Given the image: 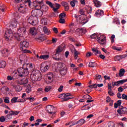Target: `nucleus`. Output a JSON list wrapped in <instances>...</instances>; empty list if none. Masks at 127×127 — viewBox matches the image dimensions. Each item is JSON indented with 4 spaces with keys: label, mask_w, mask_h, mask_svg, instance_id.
Here are the masks:
<instances>
[{
    "label": "nucleus",
    "mask_w": 127,
    "mask_h": 127,
    "mask_svg": "<svg viewBox=\"0 0 127 127\" xmlns=\"http://www.w3.org/2000/svg\"><path fill=\"white\" fill-rule=\"evenodd\" d=\"M30 79L34 82L41 81V79H42V74L40 71L37 69L34 70L31 72Z\"/></svg>",
    "instance_id": "obj_1"
},
{
    "label": "nucleus",
    "mask_w": 127,
    "mask_h": 127,
    "mask_svg": "<svg viewBox=\"0 0 127 127\" xmlns=\"http://www.w3.org/2000/svg\"><path fill=\"white\" fill-rule=\"evenodd\" d=\"M63 46L64 47H65V44H63L59 46L58 48L56 49V53L55 55L53 56V58L56 60V61H62L63 60V59L61 58H57V56H59V53H61V52H62L63 51Z\"/></svg>",
    "instance_id": "obj_2"
},
{
    "label": "nucleus",
    "mask_w": 127,
    "mask_h": 127,
    "mask_svg": "<svg viewBox=\"0 0 127 127\" xmlns=\"http://www.w3.org/2000/svg\"><path fill=\"white\" fill-rule=\"evenodd\" d=\"M25 31H26V29L25 27H20L18 29V33H15L14 35L15 38L18 41H20L21 40V38L22 36H23V34H25Z\"/></svg>",
    "instance_id": "obj_3"
},
{
    "label": "nucleus",
    "mask_w": 127,
    "mask_h": 127,
    "mask_svg": "<svg viewBox=\"0 0 127 127\" xmlns=\"http://www.w3.org/2000/svg\"><path fill=\"white\" fill-rule=\"evenodd\" d=\"M25 64H23L22 67L18 68L17 72L19 77H25L29 74V70L25 67Z\"/></svg>",
    "instance_id": "obj_4"
},
{
    "label": "nucleus",
    "mask_w": 127,
    "mask_h": 127,
    "mask_svg": "<svg viewBox=\"0 0 127 127\" xmlns=\"http://www.w3.org/2000/svg\"><path fill=\"white\" fill-rule=\"evenodd\" d=\"M117 113L121 116V115H127V108L121 106L119 107V109L117 110Z\"/></svg>",
    "instance_id": "obj_5"
},
{
    "label": "nucleus",
    "mask_w": 127,
    "mask_h": 127,
    "mask_svg": "<svg viewBox=\"0 0 127 127\" xmlns=\"http://www.w3.org/2000/svg\"><path fill=\"white\" fill-rule=\"evenodd\" d=\"M60 72L62 76H64L65 74H67V67H66L65 64H61Z\"/></svg>",
    "instance_id": "obj_6"
},
{
    "label": "nucleus",
    "mask_w": 127,
    "mask_h": 127,
    "mask_svg": "<svg viewBox=\"0 0 127 127\" xmlns=\"http://www.w3.org/2000/svg\"><path fill=\"white\" fill-rule=\"evenodd\" d=\"M29 46V43L27 41H21L20 43V47L22 50L23 49H26Z\"/></svg>",
    "instance_id": "obj_7"
},
{
    "label": "nucleus",
    "mask_w": 127,
    "mask_h": 127,
    "mask_svg": "<svg viewBox=\"0 0 127 127\" xmlns=\"http://www.w3.org/2000/svg\"><path fill=\"white\" fill-rule=\"evenodd\" d=\"M47 112L51 115H55V108L51 105L49 106L47 109Z\"/></svg>",
    "instance_id": "obj_8"
},
{
    "label": "nucleus",
    "mask_w": 127,
    "mask_h": 127,
    "mask_svg": "<svg viewBox=\"0 0 127 127\" xmlns=\"http://www.w3.org/2000/svg\"><path fill=\"white\" fill-rule=\"evenodd\" d=\"M16 83L18 85H25L28 83V79L27 78H23L20 80H17Z\"/></svg>",
    "instance_id": "obj_9"
},
{
    "label": "nucleus",
    "mask_w": 127,
    "mask_h": 127,
    "mask_svg": "<svg viewBox=\"0 0 127 127\" xmlns=\"http://www.w3.org/2000/svg\"><path fill=\"white\" fill-rule=\"evenodd\" d=\"M49 65L47 64L44 65V64H42L40 67L41 71L44 73H45V72H47V71H48V70H49Z\"/></svg>",
    "instance_id": "obj_10"
},
{
    "label": "nucleus",
    "mask_w": 127,
    "mask_h": 127,
    "mask_svg": "<svg viewBox=\"0 0 127 127\" xmlns=\"http://www.w3.org/2000/svg\"><path fill=\"white\" fill-rule=\"evenodd\" d=\"M86 10L87 13L86 14V16H87L88 18H91V17H92V10H93L92 7H87V8H86Z\"/></svg>",
    "instance_id": "obj_11"
},
{
    "label": "nucleus",
    "mask_w": 127,
    "mask_h": 127,
    "mask_svg": "<svg viewBox=\"0 0 127 127\" xmlns=\"http://www.w3.org/2000/svg\"><path fill=\"white\" fill-rule=\"evenodd\" d=\"M75 32L77 35H80V33H82L83 34H85L86 32H87V30L86 29L83 28H78L75 31Z\"/></svg>",
    "instance_id": "obj_12"
},
{
    "label": "nucleus",
    "mask_w": 127,
    "mask_h": 127,
    "mask_svg": "<svg viewBox=\"0 0 127 127\" xmlns=\"http://www.w3.org/2000/svg\"><path fill=\"white\" fill-rule=\"evenodd\" d=\"M33 17L30 16L27 19V21L28 23H30V24H31L33 26L36 25V24L35 23V20L33 19Z\"/></svg>",
    "instance_id": "obj_13"
},
{
    "label": "nucleus",
    "mask_w": 127,
    "mask_h": 127,
    "mask_svg": "<svg viewBox=\"0 0 127 127\" xmlns=\"http://www.w3.org/2000/svg\"><path fill=\"white\" fill-rule=\"evenodd\" d=\"M49 7L48 6H46V5H42V6L40 5L39 6L38 9H41V11H42V12H46L47 10H48Z\"/></svg>",
    "instance_id": "obj_14"
},
{
    "label": "nucleus",
    "mask_w": 127,
    "mask_h": 127,
    "mask_svg": "<svg viewBox=\"0 0 127 127\" xmlns=\"http://www.w3.org/2000/svg\"><path fill=\"white\" fill-rule=\"evenodd\" d=\"M30 33L31 34V35H36L37 34V30H36V28L33 27L30 28Z\"/></svg>",
    "instance_id": "obj_15"
},
{
    "label": "nucleus",
    "mask_w": 127,
    "mask_h": 127,
    "mask_svg": "<svg viewBox=\"0 0 127 127\" xmlns=\"http://www.w3.org/2000/svg\"><path fill=\"white\" fill-rule=\"evenodd\" d=\"M95 15L97 16V17H100L102 16V15H104V11L100 9L97 10L95 12Z\"/></svg>",
    "instance_id": "obj_16"
},
{
    "label": "nucleus",
    "mask_w": 127,
    "mask_h": 127,
    "mask_svg": "<svg viewBox=\"0 0 127 127\" xmlns=\"http://www.w3.org/2000/svg\"><path fill=\"white\" fill-rule=\"evenodd\" d=\"M36 2L37 3V5L33 4V6L34 7H37L39 5H42V4H43V0H36Z\"/></svg>",
    "instance_id": "obj_17"
},
{
    "label": "nucleus",
    "mask_w": 127,
    "mask_h": 127,
    "mask_svg": "<svg viewBox=\"0 0 127 127\" xmlns=\"http://www.w3.org/2000/svg\"><path fill=\"white\" fill-rule=\"evenodd\" d=\"M24 65H26L25 68L26 69H27V70H28L29 71V69L30 70H32V69H33V65L31 64H25Z\"/></svg>",
    "instance_id": "obj_18"
},
{
    "label": "nucleus",
    "mask_w": 127,
    "mask_h": 127,
    "mask_svg": "<svg viewBox=\"0 0 127 127\" xmlns=\"http://www.w3.org/2000/svg\"><path fill=\"white\" fill-rule=\"evenodd\" d=\"M64 96H65L66 97H69L70 96H71V93H63L60 94V95H59V98H60V99H64Z\"/></svg>",
    "instance_id": "obj_19"
},
{
    "label": "nucleus",
    "mask_w": 127,
    "mask_h": 127,
    "mask_svg": "<svg viewBox=\"0 0 127 127\" xmlns=\"http://www.w3.org/2000/svg\"><path fill=\"white\" fill-rule=\"evenodd\" d=\"M43 32L45 34H47V35H49V34H50L51 32L50 30H48V28H47L46 26H44L43 28Z\"/></svg>",
    "instance_id": "obj_20"
},
{
    "label": "nucleus",
    "mask_w": 127,
    "mask_h": 127,
    "mask_svg": "<svg viewBox=\"0 0 127 127\" xmlns=\"http://www.w3.org/2000/svg\"><path fill=\"white\" fill-rule=\"evenodd\" d=\"M125 73H126V70L124 68H121L119 70V76L123 77L125 75Z\"/></svg>",
    "instance_id": "obj_21"
},
{
    "label": "nucleus",
    "mask_w": 127,
    "mask_h": 127,
    "mask_svg": "<svg viewBox=\"0 0 127 127\" xmlns=\"http://www.w3.org/2000/svg\"><path fill=\"white\" fill-rule=\"evenodd\" d=\"M78 124H79V126H82V125L85 124V120L80 119L79 121L75 123V125H78Z\"/></svg>",
    "instance_id": "obj_22"
},
{
    "label": "nucleus",
    "mask_w": 127,
    "mask_h": 127,
    "mask_svg": "<svg viewBox=\"0 0 127 127\" xmlns=\"http://www.w3.org/2000/svg\"><path fill=\"white\" fill-rule=\"evenodd\" d=\"M73 96H71V94H70V96H64V97L63 102H66L67 101H68V100H70V99H73Z\"/></svg>",
    "instance_id": "obj_23"
},
{
    "label": "nucleus",
    "mask_w": 127,
    "mask_h": 127,
    "mask_svg": "<svg viewBox=\"0 0 127 127\" xmlns=\"http://www.w3.org/2000/svg\"><path fill=\"white\" fill-rule=\"evenodd\" d=\"M94 4L96 6V7H100L102 5V3L98 0H94Z\"/></svg>",
    "instance_id": "obj_24"
},
{
    "label": "nucleus",
    "mask_w": 127,
    "mask_h": 127,
    "mask_svg": "<svg viewBox=\"0 0 127 127\" xmlns=\"http://www.w3.org/2000/svg\"><path fill=\"white\" fill-rule=\"evenodd\" d=\"M6 65V63L5 61H0V68H4Z\"/></svg>",
    "instance_id": "obj_25"
},
{
    "label": "nucleus",
    "mask_w": 127,
    "mask_h": 127,
    "mask_svg": "<svg viewBox=\"0 0 127 127\" xmlns=\"http://www.w3.org/2000/svg\"><path fill=\"white\" fill-rule=\"evenodd\" d=\"M31 14L33 17H37V10H33Z\"/></svg>",
    "instance_id": "obj_26"
},
{
    "label": "nucleus",
    "mask_w": 127,
    "mask_h": 127,
    "mask_svg": "<svg viewBox=\"0 0 127 127\" xmlns=\"http://www.w3.org/2000/svg\"><path fill=\"white\" fill-rule=\"evenodd\" d=\"M49 58V55H41L40 56V59H43V60H47Z\"/></svg>",
    "instance_id": "obj_27"
},
{
    "label": "nucleus",
    "mask_w": 127,
    "mask_h": 127,
    "mask_svg": "<svg viewBox=\"0 0 127 127\" xmlns=\"http://www.w3.org/2000/svg\"><path fill=\"white\" fill-rule=\"evenodd\" d=\"M17 25V22L16 21H13L11 24L10 25V27H12L13 28H15Z\"/></svg>",
    "instance_id": "obj_28"
},
{
    "label": "nucleus",
    "mask_w": 127,
    "mask_h": 127,
    "mask_svg": "<svg viewBox=\"0 0 127 127\" xmlns=\"http://www.w3.org/2000/svg\"><path fill=\"white\" fill-rule=\"evenodd\" d=\"M92 50L93 51V52H94V54L95 55H97V54H101V51L97 50V49L93 48L92 49Z\"/></svg>",
    "instance_id": "obj_29"
},
{
    "label": "nucleus",
    "mask_w": 127,
    "mask_h": 127,
    "mask_svg": "<svg viewBox=\"0 0 127 127\" xmlns=\"http://www.w3.org/2000/svg\"><path fill=\"white\" fill-rule=\"evenodd\" d=\"M107 41V40L106 39V37L103 38L102 40L99 41L98 42L100 43V44H101L102 45H104V44H106V42Z\"/></svg>",
    "instance_id": "obj_30"
},
{
    "label": "nucleus",
    "mask_w": 127,
    "mask_h": 127,
    "mask_svg": "<svg viewBox=\"0 0 127 127\" xmlns=\"http://www.w3.org/2000/svg\"><path fill=\"white\" fill-rule=\"evenodd\" d=\"M18 10L21 13H25L26 11V8H18Z\"/></svg>",
    "instance_id": "obj_31"
},
{
    "label": "nucleus",
    "mask_w": 127,
    "mask_h": 127,
    "mask_svg": "<svg viewBox=\"0 0 127 127\" xmlns=\"http://www.w3.org/2000/svg\"><path fill=\"white\" fill-rule=\"evenodd\" d=\"M43 13L42 11L41 10H39L38 8L37 9V17H40V16H42Z\"/></svg>",
    "instance_id": "obj_32"
},
{
    "label": "nucleus",
    "mask_w": 127,
    "mask_h": 127,
    "mask_svg": "<svg viewBox=\"0 0 127 127\" xmlns=\"http://www.w3.org/2000/svg\"><path fill=\"white\" fill-rule=\"evenodd\" d=\"M9 114H11L12 116L15 115L17 116L18 114H19V111H10Z\"/></svg>",
    "instance_id": "obj_33"
},
{
    "label": "nucleus",
    "mask_w": 127,
    "mask_h": 127,
    "mask_svg": "<svg viewBox=\"0 0 127 127\" xmlns=\"http://www.w3.org/2000/svg\"><path fill=\"white\" fill-rule=\"evenodd\" d=\"M12 36V35H10V34H9L8 33L5 32L4 37L7 40H8L9 39V37H11Z\"/></svg>",
    "instance_id": "obj_34"
},
{
    "label": "nucleus",
    "mask_w": 127,
    "mask_h": 127,
    "mask_svg": "<svg viewBox=\"0 0 127 127\" xmlns=\"http://www.w3.org/2000/svg\"><path fill=\"white\" fill-rule=\"evenodd\" d=\"M88 66L91 68H94V67H96V63L95 62H90Z\"/></svg>",
    "instance_id": "obj_35"
},
{
    "label": "nucleus",
    "mask_w": 127,
    "mask_h": 127,
    "mask_svg": "<svg viewBox=\"0 0 127 127\" xmlns=\"http://www.w3.org/2000/svg\"><path fill=\"white\" fill-rule=\"evenodd\" d=\"M18 99V97H15L12 98L11 100V103H17V100Z\"/></svg>",
    "instance_id": "obj_36"
},
{
    "label": "nucleus",
    "mask_w": 127,
    "mask_h": 127,
    "mask_svg": "<svg viewBox=\"0 0 127 127\" xmlns=\"http://www.w3.org/2000/svg\"><path fill=\"white\" fill-rule=\"evenodd\" d=\"M24 3L25 4H27V5H29V6H30L31 5V1L30 0H25L24 1Z\"/></svg>",
    "instance_id": "obj_37"
},
{
    "label": "nucleus",
    "mask_w": 127,
    "mask_h": 127,
    "mask_svg": "<svg viewBox=\"0 0 127 127\" xmlns=\"http://www.w3.org/2000/svg\"><path fill=\"white\" fill-rule=\"evenodd\" d=\"M105 37L104 35H98L97 36V41L99 42V41L102 40Z\"/></svg>",
    "instance_id": "obj_38"
},
{
    "label": "nucleus",
    "mask_w": 127,
    "mask_h": 127,
    "mask_svg": "<svg viewBox=\"0 0 127 127\" xmlns=\"http://www.w3.org/2000/svg\"><path fill=\"white\" fill-rule=\"evenodd\" d=\"M108 125L109 127H115L116 126V124L113 122H110Z\"/></svg>",
    "instance_id": "obj_39"
},
{
    "label": "nucleus",
    "mask_w": 127,
    "mask_h": 127,
    "mask_svg": "<svg viewBox=\"0 0 127 127\" xmlns=\"http://www.w3.org/2000/svg\"><path fill=\"white\" fill-rule=\"evenodd\" d=\"M80 53L76 50V49H74V58L75 59H77L78 58V55H79Z\"/></svg>",
    "instance_id": "obj_40"
},
{
    "label": "nucleus",
    "mask_w": 127,
    "mask_h": 127,
    "mask_svg": "<svg viewBox=\"0 0 127 127\" xmlns=\"http://www.w3.org/2000/svg\"><path fill=\"white\" fill-rule=\"evenodd\" d=\"M51 89H52V86H46L45 88V92H49V91H50Z\"/></svg>",
    "instance_id": "obj_41"
},
{
    "label": "nucleus",
    "mask_w": 127,
    "mask_h": 127,
    "mask_svg": "<svg viewBox=\"0 0 127 127\" xmlns=\"http://www.w3.org/2000/svg\"><path fill=\"white\" fill-rule=\"evenodd\" d=\"M12 118V115L11 114H8L5 116L6 120H11Z\"/></svg>",
    "instance_id": "obj_42"
},
{
    "label": "nucleus",
    "mask_w": 127,
    "mask_h": 127,
    "mask_svg": "<svg viewBox=\"0 0 127 127\" xmlns=\"http://www.w3.org/2000/svg\"><path fill=\"white\" fill-rule=\"evenodd\" d=\"M35 39L37 41H43V40H44L43 39V37H42L41 36L36 38Z\"/></svg>",
    "instance_id": "obj_43"
},
{
    "label": "nucleus",
    "mask_w": 127,
    "mask_h": 127,
    "mask_svg": "<svg viewBox=\"0 0 127 127\" xmlns=\"http://www.w3.org/2000/svg\"><path fill=\"white\" fill-rule=\"evenodd\" d=\"M46 3H47V4H48V5H49V6H50V7H53V3H52V2H50L49 0H47L46 1Z\"/></svg>",
    "instance_id": "obj_44"
},
{
    "label": "nucleus",
    "mask_w": 127,
    "mask_h": 127,
    "mask_svg": "<svg viewBox=\"0 0 127 127\" xmlns=\"http://www.w3.org/2000/svg\"><path fill=\"white\" fill-rule=\"evenodd\" d=\"M95 78L96 79V80H102V75H99V74H97L95 76Z\"/></svg>",
    "instance_id": "obj_45"
},
{
    "label": "nucleus",
    "mask_w": 127,
    "mask_h": 127,
    "mask_svg": "<svg viewBox=\"0 0 127 127\" xmlns=\"http://www.w3.org/2000/svg\"><path fill=\"white\" fill-rule=\"evenodd\" d=\"M91 38L92 39H96L98 37V35L96 33H94L90 36Z\"/></svg>",
    "instance_id": "obj_46"
},
{
    "label": "nucleus",
    "mask_w": 127,
    "mask_h": 127,
    "mask_svg": "<svg viewBox=\"0 0 127 127\" xmlns=\"http://www.w3.org/2000/svg\"><path fill=\"white\" fill-rule=\"evenodd\" d=\"M115 61H121V57L119 56H116L114 57Z\"/></svg>",
    "instance_id": "obj_47"
},
{
    "label": "nucleus",
    "mask_w": 127,
    "mask_h": 127,
    "mask_svg": "<svg viewBox=\"0 0 127 127\" xmlns=\"http://www.w3.org/2000/svg\"><path fill=\"white\" fill-rule=\"evenodd\" d=\"M126 82H127V79H123V80L118 81L119 84H121L122 85H123V84H124V83H126Z\"/></svg>",
    "instance_id": "obj_48"
},
{
    "label": "nucleus",
    "mask_w": 127,
    "mask_h": 127,
    "mask_svg": "<svg viewBox=\"0 0 127 127\" xmlns=\"http://www.w3.org/2000/svg\"><path fill=\"white\" fill-rule=\"evenodd\" d=\"M113 49H114V50H117V51H122V48H118L116 46H114L112 47Z\"/></svg>",
    "instance_id": "obj_49"
},
{
    "label": "nucleus",
    "mask_w": 127,
    "mask_h": 127,
    "mask_svg": "<svg viewBox=\"0 0 127 127\" xmlns=\"http://www.w3.org/2000/svg\"><path fill=\"white\" fill-rule=\"evenodd\" d=\"M61 4L63 6H64V7H65V6H67L68 5H69V4L67 2L64 1H63L61 2Z\"/></svg>",
    "instance_id": "obj_50"
},
{
    "label": "nucleus",
    "mask_w": 127,
    "mask_h": 127,
    "mask_svg": "<svg viewBox=\"0 0 127 127\" xmlns=\"http://www.w3.org/2000/svg\"><path fill=\"white\" fill-rule=\"evenodd\" d=\"M84 97L86 98L88 100H92V99H93L92 96H90L88 94H86V95H84Z\"/></svg>",
    "instance_id": "obj_51"
},
{
    "label": "nucleus",
    "mask_w": 127,
    "mask_h": 127,
    "mask_svg": "<svg viewBox=\"0 0 127 127\" xmlns=\"http://www.w3.org/2000/svg\"><path fill=\"white\" fill-rule=\"evenodd\" d=\"M65 16H66V14L65 13H62L59 15L60 18H64Z\"/></svg>",
    "instance_id": "obj_52"
},
{
    "label": "nucleus",
    "mask_w": 127,
    "mask_h": 127,
    "mask_svg": "<svg viewBox=\"0 0 127 127\" xmlns=\"http://www.w3.org/2000/svg\"><path fill=\"white\" fill-rule=\"evenodd\" d=\"M74 1H70V5H71V6L72 7H74L75 5V2H77V1L75 0H73Z\"/></svg>",
    "instance_id": "obj_53"
},
{
    "label": "nucleus",
    "mask_w": 127,
    "mask_h": 127,
    "mask_svg": "<svg viewBox=\"0 0 127 127\" xmlns=\"http://www.w3.org/2000/svg\"><path fill=\"white\" fill-rule=\"evenodd\" d=\"M79 12L80 13V14H81V15H86V14H85V11H84L83 9H80L79 11Z\"/></svg>",
    "instance_id": "obj_54"
},
{
    "label": "nucleus",
    "mask_w": 127,
    "mask_h": 127,
    "mask_svg": "<svg viewBox=\"0 0 127 127\" xmlns=\"http://www.w3.org/2000/svg\"><path fill=\"white\" fill-rule=\"evenodd\" d=\"M4 102L5 103V104H9V98L6 97L4 99Z\"/></svg>",
    "instance_id": "obj_55"
},
{
    "label": "nucleus",
    "mask_w": 127,
    "mask_h": 127,
    "mask_svg": "<svg viewBox=\"0 0 127 127\" xmlns=\"http://www.w3.org/2000/svg\"><path fill=\"white\" fill-rule=\"evenodd\" d=\"M22 51H23L24 53H30L31 54V51H29V50H26V49H23V50H22Z\"/></svg>",
    "instance_id": "obj_56"
},
{
    "label": "nucleus",
    "mask_w": 127,
    "mask_h": 127,
    "mask_svg": "<svg viewBox=\"0 0 127 127\" xmlns=\"http://www.w3.org/2000/svg\"><path fill=\"white\" fill-rule=\"evenodd\" d=\"M26 92L27 94H29L31 92V87H29L26 89Z\"/></svg>",
    "instance_id": "obj_57"
},
{
    "label": "nucleus",
    "mask_w": 127,
    "mask_h": 127,
    "mask_svg": "<svg viewBox=\"0 0 127 127\" xmlns=\"http://www.w3.org/2000/svg\"><path fill=\"white\" fill-rule=\"evenodd\" d=\"M5 120V117L4 118V116H1L0 117V122H1V123H3Z\"/></svg>",
    "instance_id": "obj_58"
},
{
    "label": "nucleus",
    "mask_w": 127,
    "mask_h": 127,
    "mask_svg": "<svg viewBox=\"0 0 127 127\" xmlns=\"http://www.w3.org/2000/svg\"><path fill=\"white\" fill-rule=\"evenodd\" d=\"M112 99H111V97L110 96H107L106 98V102L107 103H110V102H112Z\"/></svg>",
    "instance_id": "obj_59"
},
{
    "label": "nucleus",
    "mask_w": 127,
    "mask_h": 127,
    "mask_svg": "<svg viewBox=\"0 0 127 127\" xmlns=\"http://www.w3.org/2000/svg\"><path fill=\"white\" fill-rule=\"evenodd\" d=\"M60 23L64 24L65 23V19H63V18H60L59 20Z\"/></svg>",
    "instance_id": "obj_60"
},
{
    "label": "nucleus",
    "mask_w": 127,
    "mask_h": 127,
    "mask_svg": "<svg viewBox=\"0 0 127 127\" xmlns=\"http://www.w3.org/2000/svg\"><path fill=\"white\" fill-rule=\"evenodd\" d=\"M119 56L120 57L121 60H122V59H124V58H126V57H127V54L123 55H119Z\"/></svg>",
    "instance_id": "obj_61"
},
{
    "label": "nucleus",
    "mask_w": 127,
    "mask_h": 127,
    "mask_svg": "<svg viewBox=\"0 0 127 127\" xmlns=\"http://www.w3.org/2000/svg\"><path fill=\"white\" fill-rule=\"evenodd\" d=\"M68 39L70 40L71 42H75L76 41V40L72 38V37H68Z\"/></svg>",
    "instance_id": "obj_62"
},
{
    "label": "nucleus",
    "mask_w": 127,
    "mask_h": 127,
    "mask_svg": "<svg viewBox=\"0 0 127 127\" xmlns=\"http://www.w3.org/2000/svg\"><path fill=\"white\" fill-rule=\"evenodd\" d=\"M108 94L110 95V96H115V93L112 92V89L109 90L108 91Z\"/></svg>",
    "instance_id": "obj_63"
},
{
    "label": "nucleus",
    "mask_w": 127,
    "mask_h": 127,
    "mask_svg": "<svg viewBox=\"0 0 127 127\" xmlns=\"http://www.w3.org/2000/svg\"><path fill=\"white\" fill-rule=\"evenodd\" d=\"M122 99L123 100H127V95H126L125 94H123L122 95Z\"/></svg>",
    "instance_id": "obj_64"
}]
</instances>
